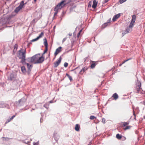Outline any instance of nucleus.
<instances>
[{
  "instance_id": "f257e3e1",
  "label": "nucleus",
  "mask_w": 145,
  "mask_h": 145,
  "mask_svg": "<svg viewBox=\"0 0 145 145\" xmlns=\"http://www.w3.org/2000/svg\"><path fill=\"white\" fill-rule=\"evenodd\" d=\"M65 2V0H63L56 6L54 9V10L55 12L54 13V17L57 13L59 10H60L66 4L64 3Z\"/></svg>"
},
{
  "instance_id": "f03ea898",
  "label": "nucleus",
  "mask_w": 145,
  "mask_h": 145,
  "mask_svg": "<svg viewBox=\"0 0 145 145\" xmlns=\"http://www.w3.org/2000/svg\"><path fill=\"white\" fill-rule=\"evenodd\" d=\"M39 56H40V54H36L32 57L28 58V60L29 62L36 64V62L37 61L38 58Z\"/></svg>"
},
{
  "instance_id": "7ed1b4c3",
  "label": "nucleus",
  "mask_w": 145,
  "mask_h": 145,
  "mask_svg": "<svg viewBox=\"0 0 145 145\" xmlns=\"http://www.w3.org/2000/svg\"><path fill=\"white\" fill-rule=\"evenodd\" d=\"M16 74L15 72H12L10 73L8 76V78L9 80L12 81L15 80Z\"/></svg>"
},
{
  "instance_id": "20e7f679",
  "label": "nucleus",
  "mask_w": 145,
  "mask_h": 145,
  "mask_svg": "<svg viewBox=\"0 0 145 145\" xmlns=\"http://www.w3.org/2000/svg\"><path fill=\"white\" fill-rule=\"evenodd\" d=\"M24 1H22L20 3V5L16 8L14 10V11L15 12H18L19 11L22 9L23 7V6L24 5Z\"/></svg>"
},
{
  "instance_id": "39448f33",
  "label": "nucleus",
  "mask_w": 145,
  "mask_h": 145,
  "mask_svg": "<svg viewBox=\"0 0 145 145\" xmlns=\"http://www.w3.org/2000/svg\"><path fill=\"white\" fill-rule=\"evenodd\" d=\"M19 58L24 57L25 58V51H22V50H20L19 52Z\"/></svg>"
},
{
  "instance_id": "423d86ee",
  "label": "nucleus",
  "mask_w": 145,
  "mask_h": 145,
  "mask_svg": "<svg viewBox=\"0 0 145 145\" xmlns=\"http://www.w3.org/2000/svg\"><path fill=\"white\" fill-rule=\"evenodd\" d=\"M44 60V58L42 56L40 57V56H38L37 61L36 62V63H42Z\"/></svg>"
},
{
  "instance_id": "0eeeda50",
  "label": "nucleus",
  "mask_w": 145,
  "mask_h": 145,
  "mask_svg": "<svg viewBox=\"0 0 145 145\" xmlns=\"http://www.w3.org/2000/svg\"><path fill=\"white\" fill-rule=\"evenodd\" d=\"M61 48L62 47L60 46L56 49V51L54 53V55L55 56H56L61 51Z\"/></svg>"
},
{
  "instance_id": "6e6552de",
  "label": "nucleus",
  "mask_w": 145,
  "mask_h": 145,
  "mask_svg": "<svg viewBox=\"0 0 145 145\" xmlns=\"http://www.w3.org/2000/svg\"><path fill=\"white\" fill-rule=\"evenodd\" d=\"M61 57H60L59 59L54 63V67H56L59 65L61 61Z\"/></svg>"
},
{
  "instance_id": "1a4fd4ad",
  "label": "nucleus",
  "mask_w": 145,
  "mask_h": 145,
  "mask_svg": "<svg viewBox=\"0 0 145 145\" xmlns=\"http://www.w3.org/2000/svg\"><path fill=\"white\" fill-rule=\"evenodd\" d=\"M120 13H119L115 15L113 18L112 21L114 22L116 21L117 19L120 17Z\"/></svg>"
},
{
  "instance_id": "9d476101",
  "label": "nucleus",
  "mask_w": 145,
  "mask_h": 145,
  "mask_svg": "<svg viewBox=\"0 0 145 145\" xmlns=\"http://www.w3.org/2000/svg\"><path fill=\"white\" fill-rule=\"evenodd\" d=\"M54 138L56 142L58 141V140L60 138V136L57 133L54 134Z\"/></svg>"
},
{
  "instance_id": "9b49d317",
  "label": "nucleus",
  "mask_w": 145,
  "mask_h": 145,
  "mask_svg": "<svg viewBox=\"0 0 145 145\" xmlns=\"http://www.w3.org/2000/svg\"><path fill=\"white\" fill-rule=\"evenodd\" d=\"M7 105L3 102H0V108H5L7 107Z\"/></svg>"
},
{
  "instance_id": "f8f14e48",
  "label": "nucleus",
  "mask_w": 145,
  "mask_h": 145,
  "mask_svg": "<svg viewBox=\"0 0 145 145\" xmlns=\"http://www.w3.org/2000/svg\"><path fill=\"white\" fill-rule=\"evenodd\" d=\"M97 2L95 0H93V4L92 6V7L93 8H95L96 7L97 5Z\"/></svg>"
},
{
  "instance_id": "ddd939ff",
  "label": "nucleus",
  "mask_w": 145,
  "mask_h": 145,
  "mask_svg": "<svg viewBox=\"0 0 145 145\" xmlns=\"http://www.w3.org/2000/svg\"><path fill=\"white\" fill-rule=\"evenodd\" d=\"M112 97L114 98V100H116L118 98V96L116 93H115L113 95Z\"/></svg>"
},
{
  "instance_id": "4468645a",
  "label": "nucleus",
  "mask_w": 145,
  "mask_h": 145,
  "mask_svg": "<svg viewBox=\"0 0 145 145\" xmlns=\"http://www.w3.org/2000/svg\"><path fill=\"white\" fill-rule=\"evenodd\" d=\"M19 58L21 59L22 60L20 62L22 63L23 64H26V63L25 62V58L20 57Z\"/></svg>"
},
{
  "instance_id": "2eb2a0df",
  "label": "nucleus",
  "mask_w": 145,
  "mask_h": 145,
  "mask_svg": "<svg viewBox=\"0 0 145 145\" xmlns=\"http://www.w3.org/2000/svg\"><path fill=\"white\" fill-rule=\"evenodd\" d=\"M132 30V28H129L128 27H127L125 30L126 32V33H128L130 32Z\"/></svg>"
},
{
  "instance_id": "dca6fc26",
  "label": "nucleus",
  "mask_w": 145,
  "mask_h": 145,
  "mask_svg": "<svg viewBox=\"0 0 145 145\" xmlns=\"http://www.w3.org/2000/svg\"><path fill=\"white\" fill-rule=\"evenodd\" d=\"M136 16L134 14L132 16L131 21L133 23H135L136 20Z\"/></svg>"
},
{
  "instance_id": "f3484780",
  "label": "nucleus",
  "mask_w": 145,
  "mask_h": 145,
  "mask_svg": "<svg viewBox=\"0 0 145 145\" xmlns=\"http://www.w3.org/2000/svg\"><path fill=\"white\" fill-rule=\"evenodd\" d=\"M21 70L22 72L24 73H25L26 72V70L24 66H23L21 67Z\"/></svg>"
},
{
  "instance_id": "a211bd4d",
  "label": "nucleus",
  "mask_w": 145,
  "mask_h": 145,
  "mask_svg": "<svg viewBox=\"0 0 145 145\" xmlns=\"http://www.w3.org/2000/svg\"><path fill=\"white\" fill-rule=\"evenodd\" d=\"M80 128V127L79 126L78 124H76L75 127V130L76 131H78L79 130V129Z\"/></svg>"
},
{
  "instance_id": "6ab92c4d",
  "label": "nucleus",
  "mask_w": 145,
  "mask_h": 145,
  "mask_svg": "<svg viewBox=\"0 0 145 145\" xmlns=\"http://www.w3.org/2000/svg\"><path fill=\"white\" fill-rule=\"evenodd\" d=\"M25 99L24 98H23L21 99H20L18 101L19 103V104H20L21 102L22 103H23L24 102H25Z\"/></svg>"
},
{
  "instance_id": "aec40b11",
  "label": "nucleus",
  "mask_w": 145,
  "mask_h": 145,
  "mask_svg": "<svg viewBox=\"0 0 145 145\" xmlns=\"http://www.w3.org/2000/svg\"><path fill=\"white\" fill-rule=\"evenodd\" d=\"M44 44L46 48H48V43L46 39H44Z\"/></svg>"
},
{
  "instance_id": "412c9836",
  "label": "nucleus",
  "mask_w": 145,
  "mask_h": 145,
  "mask_svg": "<svg viewBox=\"0 0 145 145\" xmlns=\"http://www.w3.org/2000/svg\"><path fill=\"white\" fill-rule=\"evenodd\" d=\"M26 64L27 65V68L29 70H30L32 68V66L31 65H30L28 63H26Z\"/></svg>"
},
{
  "instance_id": "4be33fe9",
  "label": "nucleus",
  "mask_w": 145,
  "mask_h": 145,
  "mask_svg": "<svg viewBox=\"0 0 145 145\" xmlns=\"http://www.w3.org/2000/svg\"><path fill=\"white\" fill-rule=\"evenodd\" d=\"M49 103H47L44 105V107L48 109L49 108L48 106H49Z\"/></svg>"
},
{
  "instance_id": "5701e85b",
  "label": "nucleus",
  "mask_w": 145,
  "mask_h": 145,
  "mask_svg": "<svg viewBox=\"0 0 145 145\" xmlns=\"http://www.w3.org/2000/svg\"><path fill=\"white\" fill-rule=\"evenodd\" d=\"M116 137L118 139H120L122 138V136L119 134H117L116 135Z\"/></svg>"
},
{
  "instance_id": "b1692460",
  "label": "nucleus",
  "mask_w": 145,
  "mask_h": 145,
  "mask_svg": "<svg viewBox=\"0 0 145 145\" xmlns=\"http://www.w3.org/2000/svg\"><path fill=\"white\" fill-rule=\"evenodd\" d=\"M44 35V33L43 32H42L39 35V36L37 37L39 39L40 38L42 37Z\"/></svg>"
},
{
  "instance_id": "393cba45",
  "label": "nucleus",
  "mask_w": 145,
  "mask_h": 145,
  "mask_svg": "<svg viewBox=\"0 0 145 145\" xmlns=\"http://www.w3.org/2000/svg\"><path fill=\"white\" fill-rule=\"evenodd\" d=\"M95 65H96L95 64V63H93L91 64V66H90L91 68V69H93V68H94V67H95Z\"/></svg>"
},
{
  "instance_id": "a878e982",
  "label": "nucleus",
  "mask_w": 145,
  "mask_h": 145,
  "mask_svg": "<svg viewBox=\"0 0 145 145\" xmlns=\"http://www.w3.org/2000/svg\"><path fill=\"white\" fill-rule=\"evenodd\" d=\"M85 71V69L84 68H82L80 72V74H82Z\"/></svg>"
},
{
  "instance_id": "bb28decb",
  "label": "nucleus",
  "mask_w": 145,
  "mask_h": 145,
  "mask_svg": "<svg viewBox=\"0 0 145 145\" xmlns=\"http://www.w3.org/2000/svg\"><path fill=\"white\" fill-rule=\"evenodd\" d=\"M66 75V76L68 77V78H69V79L70 80V81H71L72 80V77L71 76H70L67 73Z\"/></svg>"
},
{
  "instance_id": "cd10ccee",
  "label": "nucleus",
  "mask_w": 145,
  "mask_h": 145,
  "mask_svg": "<svg viewBox=\"0 0 145 145\" xmlns=\"http://www.w3.org/2000/svg\"><path fill=\"white\" fill-rule=\"evenodd\" d=\"M134 23H133L132 22V21L131 22L129 26L128 27L129 28H132L133 26L134 25Z\"/></svg>"
},
{
  "instance_id": "c85d7f7f",
  "label": "nucleus",
  "mask_w": 145,
  "mask_h": 145,
  "mask_svg": "<svg viewBox=\"0 0 145 145\" xmlns=\"http://www.w3.org/2000/svg\"><path fill=\"white\" fill-rule=\"evenodd\" d=\"M109 22L106 23H105L104 24H103L102 25V27L103 28L105 27L108 24V23Z\"/></svg>"
},
{
  "instance_id": "c756f323",
  "label": "nucleus",
  "mask_w": 145,
  "mask_h": 145,
  "mask_svg": "<svg viewBox=\"0 0 145 145\" xmlns=\"http://www.w3.org/2000/svg\"><path fill=\"white\" fill-rule=\"evenodd\" d=\"M127 33H126L125 30H124V31H122V36L123 37L125 34H127Z\"/></svg>"
},
{
  "instance_id": "7c9ffc66",
  "label": "nucleus",
  "mask_w": 145,
  "mask_h": 145,
  "mask_svg": "<svg viewBox=\"0 0 145 145\" xmlns=\"http://www.w3.org/2000/svg\"><path fill=\"white\" fill-rule=\"evenodd\" d=\"M129 123L127 122H123V127L127 125H128Z\"/></svg>"
},
{
  "instance_id": "2f4dec72",
  "label": "nucleus",
  "mask_w": 145,
  "mask_h": 145,
  "mask_svg": "<svg viewBox=\"0 0 145 145\" xmlns=\"http://www.w3.org/2000/svg\"><path fill=\"white\" fill-rule=\"evenodd\" d=\"M95 118V117L93 116H91L89 118L90 120H93Z\"/></svg>"
},
{
  "instance_id": "473e14b6",
  "label": "nucleus",
  "mask_w": 145,
  "mask_h": 145,
  "mask_svg": "<svg viewBox=\"0 0 145 145\" xmlns=\"http://www.w3.org/2000/svg\"><path fill=\"white\" fill-rule=\"evenodd\" d=\"M127 0H120L119 2L120 4H122L125 2Z\"/></svg>"
},
{
  "instance_id": "72a5a7b5",
  "label": "nucleus",
  "mask_w": 145,
  "mask_h": 145,
  "mask_svg": "<svg viewBox=\"0 0 145 145\" xmlns=\"http://www.w3.org/2000/svg\"><path fill=\"white\" fill-rule=\"evenodd\" d=\"M130 128V126H127L126 127L124 128V129L125 130H126L127 129H129Z\"/></svg>"
},
{
  "instance_id": "f704fd0d",
  "label": "nucleus",
  "mask_w": 145,
  "mask_h": 145,
  "mask_svg": "<svg viewBox=\"0 0 145 145\" xmlns=\"http://www.w3.org/2000/svg\"><path fill=\"white\" fill-rule=\"evenodd\" d=\"M39 39L37 37V38L35 39H33V40H31V41L33 42H34V41H36L37 40H38Z\"/></svg>"
},
{
  "instance_id": "c9c22d12",
  "label": "nucleus",
  "mask_w": 145,
  "mask_h": 145,
  "mask_svg": "<svg viewBox=\"0 0 145 145\" xmlns=\"http://www.w3.org/2000/svg\"><path fill=\"white\" fill-rule=\"evenodd\" d=\"M68 65V63H67L66 62L65 63L64 65V66L65 67H67Z\"/></svg>"
},
{
  "instance_id": "e433bc0d",
  "label": "nucleus",
  "mask_w": 145,
  "mask_h": 145,
  "mask_svg": "<svg viewBox=\"0 0 145 145\" xmlns=\"http://www.w3.org/2000/svg\"><path fill=\"white\" fill-rule=\"evenodd\" d=\"M105 119L104 118H103L102 119V122L103 123H105Z\"/></svg>"
},
{
  "instance_id": "4c0bfd02",
  "label": "nucleus",
  "mask_w": 145,
  "mask_h": 145,
  "mask_svg": "<svg viewBox=\"0 0 145 145\" xmlns=\"http://www.w3.org/2000/svg\"><path fill=\"white\" fill-rule=\"evenodd\" d=\"M67 39V37H66L63 38V39L62 42H65Z\"/></svg>"
},
{
  "instance_id": "58836bf2",
  "label": "nucleus",
  "mask_w": 145,
  "mask_h": 145,
  "mask_svg": "<svg viewBox=\"0 0 145 145\" xmlns=\"http://www.w3.org/2000/svg\"><path fill=\"white\" fill-rule=\"evenodd\" d=\"M48 50V48H46L45 50L44 51V54H45V53H46Z\"/></svg>"
},
{
  "instance_id": "ea45409f",
  "label": "nucleus",
  "mask_w": 145,
  "mask_h": 145,
  "mask_svg": "<svg viewBox=\"0 0 145 145\" xmlns=\"http://www.w3.org/2000/svg\"><path fill=\"white\" fill-rule=\"evenodd\" d=\"M15 116V115H14L13 116L10 118V120H12Z\"/></svg>"
},
{
  "instance_id": "a19ab883",
  "label": "nucleus",
  "mask_w": 145,
  "mask_h": 145,
  "mask_svg": "<svg viewBox=\"0 0 145 145\" xmlns=\"http://www.w3.org/2000/svg\"><path fill=\"white\" fill-rule=\"evenodd\" d=\"M11 120H10V118L9 119H8L7 120V121L5 123H7L10 122Z\"/></svg>"
},
{
  "instance_id": "79ce46f5",
  "label": "nucleus",
  "mask_w": 145,
  "mask_h": 145,
  "mask_svg": "<svg viewBox=\"0 0 145 145\" xmlns=\"http://www.w3.org/2000/svg\"><path fill=\"white\" fill-rule=\"evenodd\" d=\"M80 33H78V34H77V37L78 38L79 37L80 35Z\"/></svg>"
},
{
  "instance_id": "37998d69",
  "label": "nucleus",
  "mask_w": 145,
  "mask_h": 145,
  "mask_svg": "<svg viewBox=\"0 0 145 145\" xmlns=\"http://www.w3.org/2000/svg\"><path fill=\"white\" fill-rule=\"evenodd\" d=\"M68 35L70 36H71L72 35V34L71 33H69Z\"/></svg>"
},
{
  "instance_id": "c03bdc74",
  "label": "nucleus",
  "mask_w": 145,
  "mask_h": 145,
  "mask_svg": "<svg viewBox=\"0 0 145 145\" xmlns=\"http://www.w3.org/2000/svg\"><path fill=\"white\" fill-rule=\"evenodd\" d=\"M129 59H128L126 60L125 61H124V62H123L122 64H123V63H124L125 62H126L127 61H128Z\"/></svg>"
},
{
  "instance_id": "a18cd8bd",
  "label": "nucleus",
  "mask_w": 145,
  "mask_h": 145,
  "mask_svg": "<svg viewBox=\"0 0 145 145\" xmlns=\"http://www.w3.org/2000/svg\"><path fill=\"white\" fill-rule=\"evenodd\" d=\"M49 103H53V100H51V101H49Z\"/></svg>"
},
{
  "instance_id": "49530a36",
  "label": "nucleus",
  "mask_w": 145,
  "mask_h": 145,
  "mask_svg": "<svg viewBox=\"0 0 145 145\" xmlns=\"http://www.w3.org/2000/svg\"><path fill=\"white\" fill-rule=\"evenodd\" d=\"M108 0H105V3H106L108 1Z\"/></svg>"
},
{
  "instance_id": "de8ad7c7",
  "label": "nucleus",
  "mask_w": 145,
  "mask_h": 145,
  "mask_svg": "<svg viewBox=\"0 0 145 145\" xmlns=\"http://www.w3.org/2000/svg\"><path fill=\"white\" fill-rule=\"evenodd\" d=\"M91 3V1H89V5H88V7H89V5H90V6H91V5H90V4Z\"/></svg>"
},
{
  "instance_id": "09e8293b",
  "label": "nucleus",
  "mask_w": 145,
  "mask_h": 145,
  "mask_svg": "<svg viewBox=\"0 0 145 145\" xmlns=\"http://www.w3.org/2000/svg\"><path fill=\"white\" fill-rule=\"evenodd\" d=\"M30 142H29V141H27V142H25V143L26 144H28Z\"/></svg>"
},
{
  "instance_id": "8fccbe9b",
  "label": "nucleus",
  "mask_w": 145,
  "mask_h": 145,
  "mask_svg": "<svg viewBox=\"0 0 145 145\" xmlns=\"http://www.w3.org/2000/svg\"><path fill=\"white\" fill-rule=\"evenodd\" d=\"M136 109L137 110H139V108L138 107H137L136 108Z\"/></svg>"
},
{
  "instance_id": "3c124183",
  "label": "nucleus",
  "mask_w": 145,
  "mask_h": 145,
  "mask_svg": "<svg viewBox=\"0 0 145 145\" xmlns=\"http://www.w3.org/2000/svg\"><path fill=\"white\" fill-rule=\"evenodd\" d=\"M133 115L135 116V111H134V110H133Z\"/></svg>"
},
{
  "instance_id": "603ef678",
  "label": "nucleus",
  "mask_w": 145,
  "mask_h": 145,
  "mask_svg": "<svg viewBox=\"0 0 145 145\" xmlns=\"http://www.w3.org/2000/svg\"><path fill=\"white\" fill-rule=\"evenodd\" d=\"M82 31V30H80V31H79V33H80Z\"/></svg>"
},
{
  "instance_id": "864d4df0",
  "label": "nucleus",
  "mask_w": 145,
  "mask_h": 145,
  "mask_svg": "<svg viewBox=\"0 0 145 145\" xmlns=\"http://www.w3.org/2000/svg\"><path fill=\"white\" fill-rule=\"evenodd\" d=\"M41 120H42L41 118H40V122H42V121H41Z\"/></svg>"
},
{
  "instance_id": "5fc2aeb1",
  "label": "nucleus",
  "mask_w": 145,
  "mask_h": 145,
  "mask_svg": "<svg viewBox=\"0 0 145 145\" xmlns=\"http://www.w3.org/2000/svg\"><path fill=\"white\" fill-rule=\"evenodd\" d=\"M56 27V26H54V29Z\"/></svg>"
},
{
  "instance_id": "6e6d98bb",
  "label": "nucleus",
  "mask_w": 145,
  "mask_h": 145,
  "mask_svg": "<svg viewBox=\"0 0 145 145\" xmlns=\"http://www.w3.org/2000/svg\"><path fill=\"white\" fill-rule=\"evenodd\" d=\"M121 65H122V64H120L119 65V66H121Z\"/></svg>"
},
{
  "instance_id": "4d7b16f0",
  "label": "nucleus",
  "mask_w": 145,
  "mask_h": 145,
  "mask_svg": "<svg viewBox=\"0 0 145 145\" xmlns=\"http://www.w3.org/2000/svg\"><path fill=\"white\" fill-rule=\"evenodd\" d=\"M37 0H34V1L35 2H36V1Z\"/></svg>"
},
{
  "instance_id": "13d9d810",
  "label": "nucleus",
  "mask_w": 145,
  "mask_h": 145,
  "mask_svg": "<svg viewBox=\"0 0 145 145\" xmlns=\"http://www.w3.org/2000/svg\"><path fill=\"white\" fill-rule=\"evenodd\" d=\"M78 67H76V68L75 69H78Z\"/></svg>"
},
{
  "instance_id": "bf43d9fd",
  "label": "nucleus",
  "mask_w": 145,
  "mask_h": 145,
  "mask_svg": "<svg viewBox=\"0 0 145 145\" xmlns=\"http://www.w3.org/2000/svg\"><path fill=\"white\" fill-rule=\"evenodd\" d=\"M1 130H2V129H0V132H1Z\"/></svg>"
}]
</instances>
